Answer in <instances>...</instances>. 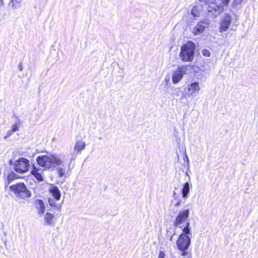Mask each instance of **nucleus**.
I'll return each instance as SVG.
<instances>
[{"instance_id":"obj_1","label":"nucleus","mask_w":258,"mask_h":258,"mask_svg":"<svg viewBox=\"0 0 258 258\" xmlns=\"http://www.w3.org/2000/svg\"><path fill=\"white\" fill-rule=\"evenodd\" d=\"M190 229L189 222H186L185 227L182 229V233L179 235L176 241L177 247L181 252V255L182 256L187 254L186 250L190 244V238L187 235L190 233Z\"/></svg>"},{"instance_id":"obj_2","label":"nucleus","mask_w":258,"mask_h":258,"mask_svg":"<svg viewBox=\"0 0 258 258\" xmlns=\"http://www.w3.org/2000/svg\"><path fill=\"white\" fill-rule=\"evenodd\" d=\"M196 46L190 40L182 44L179 52V57L182 62L192 61L195 57Z\"/></svg>"},{"instance_id":"obj_3","label":"nucleus","mask_w":258,"mask_h":258,"mask_svg":"<svg viewBox=\"0 0 258 258\" xmlns=\"http://www.w3.org/2000/svg\"><path fill=\"white\" fill-rule=\"evenodd\" d=\"M36 160L39 166L46 169L54 167L55 166H59L62 163L59 158L51 154L38 156Z\"/></svg>"},{"instance_id":"obj_4","label":"nucleus","mask_w":258,"mask_h":258,"mask_svg":"<svg viewBox=\"0 0 258 258\" xmlns=\"http://www.w3.org/2000/svg\"><path fill=\"white\" fill-rule=\"evenodd\" d=\"M10 189L15 196L20 199L29 198L31 196V192L26 188L23 182H19L10 186Z\"/></svg>"},{"instance_id":"obj_5","label":"nucleus","mask_w":258,"mask_h":258,"mask_svg":"<svg viewBox=\"0 0 258 258\" xmlns=\"http://www.w3.org/2000/svg\"><path fill=\"white\" fill-rule=\"evenodd\" d=\"M49 192L53 198V199L48 198L49 205L53 208L54 210H56L60 212L61 206L60 204H56V201H59L60 199L61 194L60 190L57 186H53L49 189Z\"/></svg>"},{"instance_id":"obj_6","label":"nucleus","mask_w":258,"mask_h":258,"mask_svg":"<svg viewBox=\"0 0 258 258\" xmlns=\"http://www.w3.org/2000/svg\"><path fill=\"white\" fill-rule=\"evenodd\" d=\"M29 161L24 158H20L14 163L15 170L19 173H25L28 170Z\"/></svg>"},{"instance_id":"obj_7","label":"nucleus","mask_w":258,"mask_h":258,"mask_svg":"<svg viewBox=\"0 0 258 258\" xmlns=\"http://www.w3.org/2000/svg\"><path fill=\"white\" fill-rule=\"evenodd\" d=\"M189 215V210L184 209L179 211L173 222V224L175 227L181 228L180 225L184 222H188L187 221Z\"/></svg>"},{"instance_id":"obj_8","label":"nucleus","mask_w":258,"mask_h":258,"mask_svg":"<svg viewBox=\"0 0 258 258\" xmlns=\"http://www.w3.org/2000/svg\"><path fill=\"white\" fill-rule=\"evenodd\" d=\"M187 67V65H182L178 67L177 70L173 72L172 76V81L173 84H177L181 80L183 75L186 73Z\"/></svg>"},{"instance_id":"obj_9","label":"nucleus","mask_w":258,"mask_h":258,"mask_svg":"<svg viewBox=\"0 0 258 258\" xmlns=\"http://www.w3.org/2000/svg\"><path fill=\"white\" fill-rule=\"evenodd\" d=\"M232 21V18L229 14H226L220 22L219 32H223L226 31L229 28Z\"/></svg>"},{"instance_id":"obj_10","label":"nucleus","mask_w":258,"mask_h":258,"mask_svg":"<svg viewBox=\"0 0 258 258\" xmlns=\"http://www.w3.org/2000/svg\"><path fill=\"white\" fill-rule=\"evenodd\" d=\"M33 205L35 209L37 211L39 216H42L46 210V206L44 201L42 199H37L34 200Z\"/></svg>"},{"instance_id":"obj_11","label":"nucleus","mask_w":258,"mask_h":258,"mask_svg":"<svg viewBox=\"0 0 258 258\" xmlns=\"http://www.w3.org/2000/svg\"><path fill=\"white\" fill-rule=\"evenodd\" d=\"M43 170L33 165L31 170V174L37 180L41 182L43 181L42 176Z\"/></svg>"},{"instance_id":"obj_12","label":"nucleus","mask_w":258,"mask_h":258,"mask_svg":"<svg viewBox=\"0 0 258 258\" xmlns=\"http://www.w3.org/2000/svg\"><path fill=\"white\" fill-rule=\"evenodd\" d=\"M204 24L207 25L208 23L205 21H200L198 23L197 26L193 29L192 33L194 35H198L204 31L205 26Z\"/></svg>"},{"instance_id":"obj_13","label":"nucleus","mask_w":258,"mask_h":258,"mask_svg":"<svg viewBox=\"0 0 258 258\" xmlns=\"http://www.w3.org/2000/svg\"><path fill=\"white\" fill-rule=\"evenodd\" d=\"M55 217L54 215L50 213L46 212L44 217V221L46 225L52 226L55 223Z\"/></svg>"},{"instance_id":"obj_14","label":"nucleus","mask_w":258,"mask_h":258,"mask_svg":"<svg viewBox=\"0 0 258 258\" xmlns=\"http://www.w3.org/2000/svg\"><path fill=\"white\" fill-rule=\"evenodd\" d=\"M200 90V84L198 82H195L188 86L187 90L189 94L192 95Z\"/></svg>"},{"instance_id":"obj_15","label":"nucleus","mask_w":258,"mask_h":258,"mask_svg":"<svg viewBox=\"0 0 258 258\" xmlns=\"http://www.w3.org/2000/svg\"><path fill=\"white\" fill-rule=\"evenodd\" d=\"M85 142L81 140H78L75 143L74 150L77 153H80L85 149Z\"/></svg>"},{"instance_id":"obj_16","label":"nucleus","mask_w":258,"mask_h":258,"mask_svg":"<svg viewBox=\"0 0 258 258\" xmlns=\"http://www.w3.org/2000/svg\"><path fill=\"white\" fill-rule=\"evenodd\" d=\"M189 192V184L188 182L184 183L183 185L181 192L182 197L184 199L187 198L188 194Z\"/></svg>"},{"instance_id":"obj_17","label":"nucleus","mask_w":258,"mask_h":258,"mask_svg":"<svg viewBox=\"0 0 258 258\" xmlns=\"http://www.w3.org/2000/svg\"><path fill=\"white\" fill-rule=\"evenodd\" d=\"M21 1V0H11L13 7L16 8L17 7L19 6V4Z\"/></svg>"},{"instance_id":"obj_18","label":"nucleus","mask_w":258,"mask_h":258,"mask_svg":"<svg viewBox=\"0 0 258 258\" xmlns=\"http://www.w3.org/2000/svg\"><path fill=\"white\" fill-rule=\"evenodd\" d=\"M191 12L192 15L194 17H197L199 15L198 14H197L198 12V8L196 6H195L192 8Z\"/></svg>"},{"instance_id":"obj_19","label":"nucleus","mask_w":258,"mask_h":258,"mask_svg":"<svg viewBox=\"0 0 258 258\" xmlns=\"http://www.w3.org/2000/svg\"><path fill=\"white\" fill-rule=\"evenodd\" d=\"M202 54L204 56L206 57H209L210 56L211 53L210 51L208 49H204L202 51Z\"/></svg>"},{"instance_id":"obj_20","label":"nucleus","mask_w":258,"mask_h":258,"mask_svg":"<svg viewBox=\"0 0 258 258\" xmlns=\"http://www.w3.org/2000/svg\"><path fill=\"white\" fill-rule=\"evenodd\" d=\"M229 1L230 0H221V6L222 7L226 6L228 4Z\"/></svg>"},{"instance_id":"obj_21","label":"nucleus","mask_w":258,"mask_h":258,"mask_svg":"<svg viewBox=\"0 0 258 258\" xmlns=\"http://www.w3.org/2000/svg\"><path fill=\"white\" fill-rule=\"evenodd\" d=\"M18 128H19V127H18V124L17 123H15L13 125L11 130L13 131V132L14 133V132L18 131Z\"/></svg>"},{"instance_id":"obj_22","label":"nucleus","mask_w":258,"mask_h":258,"mask_svg":"<svg viewBox=\"0 0 258 258\" xmlns=\"http://www.w3.org/2000/svg\"><path fill=\"white\" fill-rule=\"evenodd\" d=\"M58 171L60 176H62L64 174V171L62 168H58Z\"/></svg>"},{"instance_id":"obj_23","label":"nucleus","mask_w":258,"mask_h":258,"mask_svg":"<svg viewBox=\"0 0 258 258\" xmlns=\"http://www.w3.org/2000/svg\"><path fill=\"white\" fill-rule=\"evenodd\" d=\"M14 133L13 131L10 130L7 132V135L5 137V138L6 139L11 136Z\"/></svg>"},{"instance_id":"obj_24","label":"nucleus","mask_w":258,"mask_h":258,"mask_svg":"<svg viewBox=\"0 0 258 258\" xmlns=\"http://www.w3.org/2000/svg\"><path fill=\"white\" fill-rule=\"evenodd\" d=\"M211 0H199V1L204 5L208 4Z\"/></svg>"},{"instance_id":"obj_25","label":"nucleus","mask_w":258,"mask_h":258,"mask_svg":"<svg viewBox=\"0 0 258 258\" xmlns=\"http://www.w3.org/2000/svg\"><path fill=\"white\" fill-rule=\"evenodd\" d=\"M164 253L163 251H160L159 253L158 258H164Z\"/></svg>"},{"instance_id":"obj_26","label":"nucleus","mask_w":258,"mask_h":258,"mask_svg":"<svg viewBox=\"0 0 258 258\" xmlns=\"http://www.w3.org/2000/svg\"><path fill=\"white\" fill-rule=\"evenodd\" d=\"M15 176V174L14 173H12L9 175V178L11 179H14V177Z\"/></svg>"},{"instance_id":"obj_27","label":"nucleus","mask_w":258,"mask_h":258,"mask_svg":"<svg viewBox=\"0 0 258 258\" xmlns=\"http://www.w3.org/2000/svg\"><path fill=\"white\" fill-rule=\"evenodd\" d=\"M242 1V0H234V3L235 4H240Z\"/></svg>"},{"instance_id":"obj_28","label":"nucleus","mask_w":258,"mask_h":258,"mask_svg":"<svg viewBox=\"0 0 258 258\" xmlns=\"http://www.w3.org/2000/svg\"><path fill=\"white\" fill-rule=\"evenodd\" d=\"M181 204V201H179L178 202H177L175 204V206L176 207H177L178 206H179Z\"/></svg>"},{"instance_id":"obj_29","label":"nucleus","mask_w":258,"mask_h":258,"mask_svg":"<svg viewBox=\"0 0 258 258\" xmlns=\"http://www.w3.org/2000/svg\"><path fill=\"white\" fill-rule=\"evenodd\" d=\"M184 160L186 159L187 162H188V159L187 156L186 154L184 155Z\"/></svg>"}]
</instances>
